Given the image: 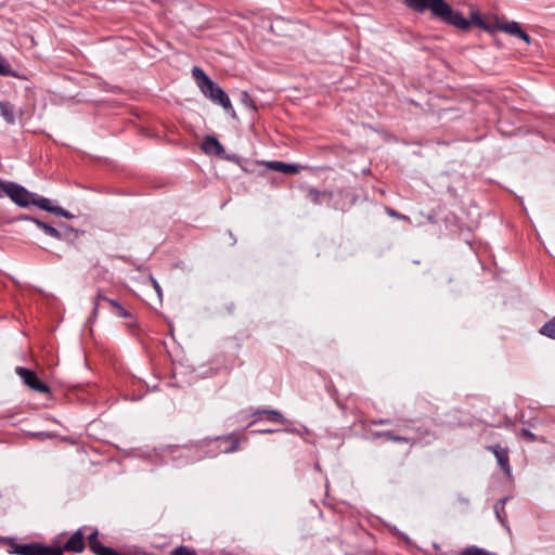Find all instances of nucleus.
Returning a JSON list of instances; mask_svg holds the SVG:
<instances>
[{"instance_id": "1", "label": "nucleus", "mask_w": 555, "mask_h": 555, "mask_svg": "<svg viewBox=\"0 0 555 555\" xmlns=\"http://www.w3.org/2000/svg\"><path fill=\"white\" fill-rule=\"evenodd\" d=\"M88 546L92 553V526H82L74 532H61L49 545L42 543L21 544L16 538L0 537V550L10 555H63L64 553L80 554Z\"/></svg>"}, {"instance_id": "2", "label": "nucleus", "mask_w": 555, "mask_h": 555, "mask_svg": "<svg viewBox=\"0 0 555 555\" xmlns=\"http://www.w3.org/2000/svg\"><path fill=\"white\" fill-rule=\"evenodd\" d=\"M240 442L241 439L234 433H231L211 439H205L196 444H185L183 447L167 446L164 451L173 453L178 450L186 452L194 450L196 453H204L207 456L214 457L221 453L236 452L240 449Z\"/></svg>"}, {"instance_id": "3", "label": "nucleus", "mask_w": 555, "mask_h": 555, "mask_svg": "<svg viewBox=\"0 0 555 555\" xmlns=\"http://www.w3.org/2000/svg\"><path fill=\"white\" fill-rule=\"evenodd\" d=\"M9 198L18 207L27 208L34 205L44 211L51 212L59 217L72 218V214L61 206L52 205L49 198L28 191L25 186L13 182L10 189Z\"/></svg>"}, {"instance_id": "4", "label": "nucleus", "mask_w": 555, "mask_h": 555, "mask_svg": "<svg viewBox=\"0 0 555 555\" xmlns=\"http://www.w3.org/2000/svg\"><path fill=\"white\" fill-rule=\"evenodd\" d=\"M403 3L416 13L429 11L431 16L442 23L462 22L452 13V7L446 0H403Z\"/></svg>"}, {"instance_id": "5", "label": "nucleus", "mask_w": 555, "mask_h": 555, "mask_svg": "<svg viewBox=\"0 0 555 555\" xmlns=\"http://www.w3.org/2000/svg\"><path fill=\"white\" fill-rule=\"evenodd\" d=\"M192 76L201 92L214 103L221 105L225 111H233L228 94L198 66L192 68Z\"/></svg>"}, {"instance_id": "6", "label": "nucleus", "mask_w": 555, "mask_h": 555, "mask_svg": "<svg viewBox=\"0 0 555 555\" xmlns=\"http://www.w3.org/2000/svg\"><path fill=\"white\" fill-rule=\"evenodd\" d=\"M101 301L107 302L112 308V312L118 318L131 319L132 321L127 324L129 328H137V322L133 320L132 313L129 310H127L120 302L104 296L100 291L98 292L93 300V315L98 314Z\"/></svg>"}, {"instance_id": "7", "label": "nucleus", "mask_w": 555, "mask_h": 555, "mask_svg": "<svg viewBox=\"0 0 555 555\" xmlns=\"http://www.w3.org/2000/svg\"><path fill=\"white\" fill-rule=\"evenodd\" d=\"M452 13L460 16L462 22L456 21L453 23H446L449 26L457 28L460 30H468L472 25L479 27L480 29L492 34L493 33V24L487 23L481 14L478 11H472L469 18H465L460 11H455L452 9Z\"/></svg>"}, {"instance_id": "8", "label": "nucleus", "mask_w": 555, "mask_h": 555, "mask_svg": "<svg viewBox=\"0 0 555 555\" xmlns=\"http://www.w3.org/2000/svg\"><path fill=\"white\" fill-rule=\"evenodd\" d=\"M15 372L30 389L40 393L50 392V387L41 379H39V377L33 370L23 366H17L15 369Z\"/></svg>"}, {"instance_id": "9", "label": "nucleus", "mask_w": 555, "mask_h": 555, "mask_svg": "<svg viewBox=\"0 0 555 555\" xmlns=\"http://www.w3.org/2000/svg\"><path fill=\"white\" fill-rule=\"evenodd\" d=\"M494 30H501L508 35L518 37L519 39L524 40L526 43H530V36L524 31L519 24L515 21L502 23L499 20H495L493 23V31Z\"/></svg>"}, {"instance_id": "10", "label": "nucleus", "mask_w": 555, "mask_h": 555, "mask_svg": "<svg viewBox=\"0 0 555 555\" xmlns=\"http://www.w3.org/2000/svg\"><path fill=\"white\" fill-rule=\"evenodd\" d=\"M251 415L256 418L248 424V427L253 426L256 422L261 420L280 425L286 423V418L282 415V413L273 409H257L251 413Z\"/></svg>"}, {"instance_id": "11", "label": "nucleus", "mask_w": 555, "mask_h": 555, "mask_svg": "<svg viewBox=\"0 0 555 555\" xmlns=\"http://www.w3.org/2000/svg\"><path fill=\"white\" fill-rule=\"evenodd\" d=\"M459 414L460 411L454 409L447 412L444 415L437 414L433 421L437 426L453 429L464 425V422L461 420Z\"/></svg>"}, {"instance_id": "12", "label": "nucleus", "mask_w": 555, "mask_h": 555, "mask_svg": "<svg viewBox=\"0 0 555 555\" xmlns=\"http://www.w3.org/2000/svg\"><path fill=\"white\" fill-rule=\"evenodd\" d=\"M487 450L492 452L493 455L496 459L498 465L501 467V469L509 475L511 474V465H509V457H508V449L503 448L500 444H493L488 446Z\"/></svg>"}, {"instance_id": "13", "label": "nucleus", "mask_w": 555, "mask_h": 555, "mask_svg": "<svg viewBox=\"0 0 555 555\" xmlns=\"http://www.w3.org/2000/svg\"><path fill=\"white\" fill-rule=\"evenodd\" d=\"M201 147L206 154H212L217 156H222L224 154L223 145L218 141L216 137L210 134H207L203 139Z\"/></svg>"}, {"instance_id": "14", "label": "nucleus", "mask_w": 555, "mask_h": 555, "mask_svg": "<svg viewBox=\"0 0 555 555\" xmlns=\"http://www.w3.org/2000/svg\"><path fill=\"white\" fill-rule=\"evenodd\" d=\"M267 167L270 170L276 171V172H283L286 175H293L298 172V167L294 164H286L281 160H271L267 163Z\"/></svg>"}, {"instance_id": "15", "label": "nucleus", "mask_w": 555, "mask_h": 555, "mask_svg": "<svg viewBox=\"0 0 555 555\" xmlns=\"http://www.w3.org/2000/svg\"><path fill=\"white\" fill-rule=\"evenodd\" d=\"M373 436L376 437V438H384V439H386L388 441H392V442H400V443L404 442V443H408V442L411 441L410 438L397 435L392 430L375 431V433H373Z\"/></svg>"}, {"instance_id": "16", "label": "nucleus", "mask_w": 555, "mask_h": 555, "mask_svg": "<svg viewBox=\"0 0 555 555\" xmlns=\"http://www.w3.org/2000/svg\"><path fill=\"white\" fill-rule=\"evenodd\" d=\"M0 115L8 124H15V111L13 104L9 102H0Z\"/></svg>"}, {"instance_id": "17", "label": "nucleus", "mask_w": 555, "mask_h": 555, "mask_svg": "<svg viewBox=\"0 0 555 555\" xmlns=\"http://www.w3.org/2000/svg\"><path fill=\"white\" fill-rule=\"evenodd\" d=\"M34 223L41 229L47 235L60 240L62 234L54 227L41 221L40 219H34Z\"/></svg>"}, {"instance_id": "18", "label": "nucleus", "mask_w": 555, "mask_h": 555, "mask_svg": "<svg viewBox=\"0 0 555 555\" xmlns=\"http://www.w3.org/2000/svg\"><path fill=\"white\" fill-rule=\"evenodd\" d=\"M539 333L550 339L555 340V317L551 318L540 328Z\"/></svg>"}, {"instance_id": "19", "label": "nucleus", "mask_w": 555, "mask_h": 555, "mask_svg": "<svg viewBox=\"0 0 555 555\" xmlns=\"http://www.w3.org/2000/svg\"><path fill=\"white\" fill-rule=\"evenodd\" d=\"M508 501V498L501 499L495 505H494V512L498 517V519L501 521V524H504L506 514H505V503Z\"/></svg>"}, {"instance_id": "20", "label": "nucleus", "mask_w": 555, "mask_h": 555, "mask_svg": "<svg viewBox=\"0 0 555 555\" xmlns=\"http://www.w3.org/2000/svg\"><path fill=\"white\" fill-rule=\"evenodd\" d=\"M457 555H494L493 553H490L481 547H478L476 545H470L462 550Z\"/></svg>"}, {"instance_id": "21", "label": "nucleus", "mask_w": 555, "mask_h": 555, "mask_svg": "<svg viewBox=\"0 0 555 555\" xmlns=\"http://www.w3.org/2000/svg\"><path fill=\"white\" fill-rule=\"evenodd\" d=\"M0 75L16 77L15 72L12 69L8 61L0 54Z\"/></svg>"}, {"instance_id": "22", "label": "nucleus", "mask_w": 555, "mask_h": 555, "mask_svg": "<svg viewBox=\"0 0 555 555\" xmlns=\"http://www.w3.org/2000/svg\"><path fill=\"white\" fill-rule=\"evenodd\" d=\"M520 435L521 437L528 441V442H535V441H541V442H545V439L544 438H540L538 437L535 434H533L532 431H530L529 429L527 428H521L520 430Z\"/></svg>"}, {"instance_id": "23", "label": "nucleus", "mask_w": 555, "mask_h": 555, "mask_svg": "<svg viewBox=\"0 0 555 555\" xmlns=\"http://www.w3.org/2000/svg\"><path fill=\"white\" fill-rule=\"evenodd\" d=\"M169 555H196L193 548H190L184 545H180L175 547L169 552Z\"/></svg>"}, {"instance_id": "24", "label": "nucleus", "mask_w": 555, "mask_h": 555, "mask_svg": "<svg viewBox=\"0 0 555 555\" xmlns=\"http://www.w3.org/2000/svg\"><path fill=\"white\" fill-rule=\"evenodd\" d=\"M241 101L246 106L251 108L253 111H256V104L255 101L251 99V96L248 94V92L243 91L241 93Z\"/></svg>"}, {"instance_id": "25", "label": "nucleus", "mask_w": 555, "mask_h": 555, "mask_svg": "<svg viewBox=\"0 0 555 555\" xmlns=\"http://www.w3.org/2000/svg\"><path fill=\"white\" fill-rule=\"evenodd\" d=\"M13 181L0 180V198L10 194L11 185Z\"/></svg>"}, {"instance_id": "26", "label": "nucleus", "mask_w": 555, "mask_h": 555, "mask_svg": "<svg viewBox=\"0 0 555 555\" xmlns=\"http://www.w3.org/2000/svg\"><path fill=\"white\" fill-rule=\"evenodd\" d=\"M151 283H152V286L157 295V298H158V301L159 304H162L163 301V289L159 285V283L154 279V278H151Z\"/></svg>"}, {"instance_id": "27", "label": "nucleus", "mask_w": 555, "mask_h": 555, "mask_svg": "<svg viewBox=\"0 0 555 555\" xmlns=\"http://www.w3.org/2000/svg\"><path fill=\"white\" fill-rule=\"evenodd\" d=\"M373 425H390L391 420L390 418H378L372 421Z\"/></svg>"}, {"instance_id": "28", "label": "nucleus", "mask_w": 555, "mask_h": 555, "mask_svg": "<svg viewBox=\"0 0 555 555\" xmlns=\"http://www.w3.org/2000/svg\"><path fill=\"white\" fill-rule=\"evenodd\" d=\"M388 214H389L390 216H392V217L398 218V219H408V217H406V216L401 215V214L397 212V211H396V210H393V209H388Z\"/></svg>"}, {"instance_id": "29", "label": "nucleus", "mask_w": 555, "mask_h": 555, "mask_svg": "<svg viewBox=\"0 0 555 555\" xmlns=\"http://www.w3.org/2000/svg\"><path fill=\"white\" fill-rule=\"evenodd\" d=\"M18 219H20V220H27V221H31V222H34V219H37V218H36V217H31V216H26V215H24V216H21Z\"/></svg>"}, {"instance_id": "30", "label": "nucleus", "mask_w": 555, "mask_h": 555, "mask_svg": "<svg viewBox=\"0 0 555 555\" xmlns=\"http://www.w3.org/2000/svg\"><path fill=\"white\" fill-rule=\"evenodd\" d=\"M278 431V429H261V430H258L257 433H260V434H272V433H275Z\"/></svg>"}, {"instance_id": "31", "label": "nucleus", "mask_w": 555, "mask_h": 555, "mask_svg": "<svg viewBox=\"0 0 555 555\" xmlns=\"http://www.w3.org/2000/svg\"><path fill=\"white\" fill-rule=\"evenodd\" d=\"M417 402L420 404H428V402H426V400H424V399H418Z\"/></svg>"}, {"instance_id": "32", "label": "nucleus", "mask_w": 555, "mask_h": 555, "mask_svg": "<svg viewBox=\"0 0 555 555\" xmlns=\"http://www.w3.org/2000/svg\"><path fill=\"white\" fill-rule=\"evenodd\" d=\"M461 502L467 504L468 503V500L467 499H460Z\"/></svg>"}, {"instance_id": "33", "label": "nucleus", "mask_w": 555, "mask_h": 555, "mask_svg": "<svg viewBox=\"0 0 555 555\" xmlns=\"http://www.w3.org/2000/svg\"><path fill=\"white\" fill-rule=\"evenodd\" d=\"M313 194H314V198H315L319 193L314 190Z\"/></svg>"}]
</instances>
